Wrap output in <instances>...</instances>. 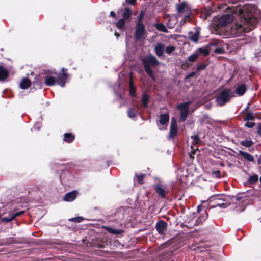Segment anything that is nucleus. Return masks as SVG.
<instances>
[{"label":"nucleus","mask_w":261,"mask_h":261,"mask_svg":"<svg viewBox=\"0 0 261 261\" xmlns=\"http://www.w3.org/2000/svg\"><path fill=\"white\" fill-rule=\"evenodd\" d=\"M234 13L241 16L242 21L250 26L249 29L254 28L261 17V12L257 8L252 5H245L243 8L237 9Z\"/></svg>","instance_id":"f257e3e1"},{"label":"nucleus","mask_w":261,"mask_h":261,"mask_svg":"<svg viewBox=\"0 0 261 261\" xmlns=\"http://www.w3.org/2000/svg\"><path fill=\"white\" fill-rule=\"evenodd\" d=\"M142 63L146 73L152 81H155L153 71L156 70L160 64L159 61L154 56L149 55L142 59Z\"/></svg>","instance_id":"f03ea898"},{"label":"nucleus","mask_w":261,"mask_h":261,"mask_svg":"<svg viewBox=\"0 0 261 261\" xmlns=\"http://www.w3.org/2000/svg\"><path fill=\"white\" fill-rule=\"evenodd\" d=\"M210 202L212 203L213 207L218 206L221 208H225L230 204L229 197L226 196H218L212 198Z\"/></svg>","instance_id":"7ed1b4c3"},{"label":"nucleus","mask_w":261,"mask_h":261,"mask_svg":"<svg viewBox=\"0 0 261 261\" xmlns=\"http://www.w3.org/2000/svg\"><path fill=\"white\" fill-rule=\"evenodd\" d=\"M233 95L231 92L230 90L224 89L222 90L218 95L217 97V102L220 106H222L228 102L231 97Z\"/></svg>","instance_id":"20e7f679"},{"label":"nucleus","mask_w":261,"mask_h":261,"mask_svg":"<svg viewBox=\"0 0 261 261\" xmlns=\"http://www.w3.org/2000/svg\"><path fill=\"white\" fill-rule=\"evenodd\" d=\"M191 103V101H188L184 103H180L178 105V108L180 110V119L181 121H184L186 119L188 116L189 105Z\"/></svg>","instance_id":"39448f33"},{"label":"nucleus","mask_w":261,"mask_h":261,"mask_svg":"<svg viewBox=\"0 0 261 261\" xmlns=\"http://www.w3.org/2000/svg\"><path fill=\"white\" fill-rule=\"evenodd\" d=\"M61 71L62 73L58 74L57 77L56 79V82L58 85H60L62 87H64L68 77V74L67 73V69L62 68Z\"/></svg>","instance_id":"423d86ee"},{"label":"nucleus","mask_w":261,"mask_h":261,"mask_svg":"<svg viewBox=\"0 0 261 261\" xmlns=\"http://www.w3.org/2000/svg\"><path fill=\"white\" fill-rule=\"evenodd\" d=\"M245 32L246 31L244 29V27H243L242 24L237 23L233 24L230 29L231 34L234 36H240Z\"/></svg>","instance_id":"0eeeda50"},{"label":"nucleus","mask_w":261,"mask_h":261,"mask_svg":"<svg viewBox=\"0 0 261 261\" xmlns=\"http://www.w3.org/2000/svg\"><path fill=\"white\" fill-rule=\"evenodd\" d=\"M178 132L177 125L176 119L172 118L171 121L169 134L168 137L169 139L174 138L177 135Z\"/></svg>","instance_id":"6e6552de"},{"label":"nucleus","mask_w":261,"mask_h":261,"mask_svg":"<svg viewBox=\"0 0 261 261\" xmlns=\"http://www.w3.org/2000/svg\"><path fill=\"white\" fill-rule=\"evenodd\" d=\"M145 34L144 24H136L135 32V38L136 40H140Z\"/></svg>","instance_id":"1a4fd4ad"},{"label":"nucleus","mask_w":261,"mask_h":261,"mask_svg":"<svg viewBox=\"0 0 261 261\" xmlns=\"http://www.w3.org/2000/svg\"><path fill=\"white\" fill-rule=\"evenodd\" d=\"M176 9L179 14H189L190 13V8L188 5L183 2L176 5Z\"/></svg>","instance_id":"9d476101"},{"label":"nucleus","mask_w":261,"mask_h":261,"mask_svg":"<svg viewBox=\"0 0 261 261\" xmlns=\"http://www.w3.org/2000/svg\"><path fill=\"white\" fill-rule=\"evenodd\" d=\"M164 22L167 24L169 28H172L176 23L177 20L174 15H166L164 14Z\"/></svg>","instance_id":"9b49d317"},{"label":"nucleus","mask_w":261,"mask_h":261,"mask_svg":"<svg viewBox=\"0 0 261 261\" xmlns=\"http://www.w3.org/2000/svg\"><path fill=\"white\" fill-rule=\"evenodd\" d=\"M233 20V16L231 14H227L222 16L219 19V23L221 25H226L230 22H231Z\"/></svg>","instance_id":"f8f14e48"},{"label":"nucleus","mask_w":261,"mask_h":261,"mask_svg":"<svg viewBox=\"0 0 261 261\" xmlns=\"http://www.w3.org/2000/svg\"><path fill=\"white\" fill-rule=\"evenodd\" d=\"M78 194V192L76 190H73L71 192L66 193L63 199L65 201L71 202L75 199Z\"/></svg>","instance_id":"ddd939ff"},{"label":"nucleus","mask_w":261,"mask_h":261,"mask_svg":"<svg viewBox=\"0 0 261 261\" xmlns=\"http://www.w3.org/2000/svg\"><path fill=\"white\" fill-rule=\"evenodd\" d=\"M24 211H21L19 212H16L12 215H10V217H5L2 219V221L5 222H9L15 219V218L19 217V216L24 213Z\"/></svg>","instance_id":"4468645a"},{"label":"nucleus","mask_w":261,"mask_h":261,"mask_svg":"<svg viewBox=\"0 0 261 261\" xmlns=\"http://www.w3.org/2000/svg\"><path fill=\"white\" fill-rule=\"evenodd\" d=\"M9 76V71L4 66L0 65V81H5Z\"/></svg>","instance_id":"2eb2a0df"},{"label":"nucleus","mask_w":261,"mask_h":261,"mask_svg":"<svg viewBox=\"0 0 261 261\" xmlns=\"http://www.w3.org/2000/svg\"><path fill=\"white\" fill-rule=\"evenodd\" d=\"M122 12L123 19L127 20L130 18L132 15V11L130 8L126 7L123 10H121Z\"/></svg>","instance_id":"dca6fc26"},{"label":"nucleus","mask_w":261,"mask_h":261,"mask_svg":"<svg viewBox=\"0 0 261 261\" xmlns=\"http://www.w3.org/2000/svg\"><path fill=\"white\" fill-rule=\"evenodd\" d=\"M63 137V140L68 143H72L75 138V135L70 133H64Z\"/></svg>","instance_id":"f3484780"},{"label":"nucleus","mask_w":261,"mask_h":261,"mask_svg":"<svg viewBox=\"0 0 261 261\" xmlns=\"http://www.w3.org/2000/svg\"><path fill=\"white\" fill-rule=\"evenodd\" d=\"M56 83V78L53 76H46L44 77V84L47 86H53Z\"/></svg>","instance_id":"a211bd4d"},{"label":"nucleus","mask_w":261,"mask_h":261,"mask_svg":"<svg viewBox=\"0 0 261 261\" xmlns=\"http://www.w3.org/2000/svg\"><path fill=\"white\" fill-rule=\"evenodd\" d=\"M246 91V86L245 84L239 85L236 88L235 92L239 96L243 95Z\"/></svg>","instance_id":"6ab92c4d"},{"label":"nucleus","mask_w":261,"mask_h":261,"mask_svg":"<svg viewBox=\"0 0 261 261\" xmlns=\"http://www.w3.org/2000/svg\"><path fill=\"white\" fill-rule=\"evenodd\" d=\"M31 81L28 78H23L20 84V87L22 89H26L31 86Z\"/></svg>","instance_id":"aec40b11"},{"label":"nucleus","mask_w":261,"mask_h":261,"mask_svg":"<svg viewBox=\"0 0 261 261\" xmlns=\"http://www.w3.org/2000/svg\"><path fill=\"white\" fill-rule=\"evenodd\" d=\"M239 154L249 161L252 162L254 161L253 156L248 153L245 152L242 150H239Z\"/></svg>","instance_id":"412c9836"},{"label":"nucleus","mask_w":261,"mask_h":261,"mask_svg":"<svg viewBox=\"0 0 261 261\" xmlns=\"http://www.w3.org/2000/svg\"><path fill=\"white\" fill-rule=\"evenodd\" d=\"M138 113V110L137 108H131L127 111L128 116L130 118H134Z\"/></svg>","instance_id":"4be33fe9"},{"label":"nucleus","mask_w":261,"mask_h":261,"mask_svg":"<svg viewBox=\"0 0 261 261\" xmlns=\"http://www.w3.org/2000/svg\"><path fill=\"white\" fill-rule=\"evenodd\" d=\"M156 54L160 57L163 55V44H158L155 47Z\"/></svg>","instance_id":"5701e85b"},{"label":"nucleus","mask_w":261,"mask_h":261,"mask_svg":"<svg viewBox=\"0 0 261 261\" xmlns=\"http://www.w3.org/2000/svg\"><path fill=\"white\" fill-rule=\"evenodd\" d=\"M199 32H196L194 34L191 33L189 35V38L194 42L197 43L199 40Z\"/></svg>","instance_id":"b1692460"},{"label":"nucleus","mask_w":261,"mask_h":261,"mask_svg":"<svg viewBox=\"0 0 261 261\" xmlns=\"http://www.w3.org/2000/svg\"><path fill=\"white\" fill-rule=\"evenodd\" d=\"M137 181L140 185L144 184V179L146 177V174L144 173H140V174H135Z\"/></svg>","instance_id":"393cba45"},{"label":"nucleus","mask_w":261,"mask_h":261,"mask_svg":"<svg viewBox=\"0 0 261 261\" xmlns=\"http://www.w3.org/2000/svg\"><path fill=\"white\" fill-rule=\"evenodd\" d=\"M149 96L146 94H144L142 95V98L141 101H142L143 107L145 108H146L148 107V102L149 100Z\"/></svg>","instance_id":"a878e982"},{"label":"nucleus","mask_w":261,"mask_h":261,"mask_svg":"<svg viewBox=\"0 0 261 261\" xmlns=\"http://www.w3.org/2000/svg\"><path fill=\"white\" fill-rule=\"evenodd\" d=\"M156 229L159 233L163 234V220H161L157 223Z\"/></svg>","instance_id":"bb28decb"},{"label":"nucleus","mask_w":261,"mask_h":261,"mask_svg":"<svg viewBox=\"0 0 261 261\" xmlns=\"http://www.w3.org/2000/svg\"><path fill=\"white\" fill-rule=\"evenodd\" d=\"M106 230L111 233L114 234H120L122 233V230L121 229H115L110 227H107Z\"/></svg>","instance_id":"cd10ccee"},{"label":"nucleus","mask_w":261,"mask_h":261,"mask_svg":"<svg viewBox=\"0 0 261 261\" xmlns=\"http://www.w3.org/2000/svg\"><path fill=\"white\" fill-rule=\"evenodd\" d=\"M191 20V16L190 15V13L186 14V15L184 17L183 19L181 20L180 22V24L182 25L185 24L186 23L190 22Z\"/></svg>","instance_id":"c85d7f7f"},{"label":"nucleus","mask_w":261,"mask_h":261,"mask_svg":"<svg viewBox=\"0 0 261 261\" xmlns=\"http://www.w3.org/2000/svg\"><path fill=\"white\" fill-rule=\"evenodd\" d=\"M158 128L160 130L163 129V114H161L159 117V120L157 121Z\"/></svg>","instance_id":"c756f323"},{"label":"nucleus","mask_w":261,"mask_h":261,"mask_svg":"<svg viewBox=\"0 0 261 261\" xmlns=\"http://www.w3.org/2000/svg\"><path fill=\"white\" fill-rule=\"evenodd\" d=\"M125 20H124L123 18L119 19V21L116 24V27L119 29H123L125 26Z\"/></svg>","instance_id":"7c9ffc66"},{"label":"nucleus","mask_w":261,"mask_h":261,"mask_svg":"<svg viewBox=\"0 0 261 261\" xmlns=\"http://www.w3.org/2000/svg\"><path fill=\"white\" fill-rule=\"evenodd\" d=\"M258 179V176L257 175H253L250 176L248 181L250 184H255L256 183Z\"/></svg>","instance_id":"2f4dec72"},{"label":"nucleus","mask_w":261,"mask_h":261,"mask_svg":"<svg viewBox=\"0 0 261 261\" xmlns=\"http://www.w3.org/2000/svg\"><path fill=\"white\" fill-rule=\"evenodd\" d=\"M198 54L197 53H193V54H192L191 55H190L189 58H188V60L190 61V62H194L198 58Z\"/></svg>","instance_id":"473e14b6"},{"label":"nucleus","mask_w":261,"mask_h":261,"mask_svg":"<svg viewBox=\"0 0 261 261\" xmlns=\"http://www.w3.org/2000/svg\"><path fill=\"white\" fill-rule=\"evenodd\" d=\"M17 243V241L15 238L13 237H10L7 238L5 241V244L9 245L12 244H15Z\"/></svg>","instance_id":"72a5a7b5"},{"label":"nucleus","mask_w":261,"mask_h":261,"mask_svg":"<svg viewBox=\"0 0 261 261\" xmlns=\"http://www.w3.org/2000/svg\"><path fill=\"white\" fill-rule=\"evenodd\" d=\"M191 138L193 140V142L192 143L193 146H194L195 144H198L200 142V139L197 135H194L191 136Z\"/></svg>","instance_id":"f704fd0d"},{"label":"nucleus","mask_w":261,"mask_h":261,"mask_svg":"<svg viewBox=\"0 0 261 261\" xmlns=\"http://www.w3.org/2000/svg\"><path fill=\"white\" fill-rule=\"evenodd\" d=\"M144 13L143 11H141L138 16L137 24H144L142 23V20L144 18Z\"/></svg>","instance_id":"c9c22d12"},{"label":"nucleus","mask_w":261,"mask_h":261,"mask_svg":"<svg viewBox=\"0 0 261 261\" xmlns=\"http://www.w3.org/2000/svg\"><path fill=\"white\" fill-rule=\"evenodd\" d=\"M254 119V116L253 113L251 112H248L245 116V120H252Z\"/></svg>","instance_id":"e433bc0d"},{"label":"nucleus","mask_w":261,"mask_h":261,"mask_svg":"<svg viewBox=\"0 0 261 261\" xmlns=\"http://www.w3.org/2000/svg\"><path fill=\"white\" fill-rule=\"evenodd\" d=\"M156 192L161 196V197L163 198V188L157 186L156 188Z\"/></svg>","instance_id":"4c0bfd02"},{"label":"nucleus","mask_w":261,"mask_h":261,"mask_svg":"<svg viewBox=\"0 0 261 261\" xmlns=\"http://www.w3.org/2000/svg\"><path fill=\"white\" fill-rule=\"evenodd\" d=\"M83 218L82 217H76L70 219L69 221L75 222H81L83 220Z\"/></svg>","instance_id":"58836bf2"},{"label":"nucleus","mask_w":261,"mask_h":261,"mask_svg":"<svg viewBox=\"0 0 261 261\" xmlns=\"http://www.w3.org/2000/svg\"><path fill=\"white\" fill-rule=\"evenodd\" d=\"M241 144L244 146L250 147L252 145L253 143L251 141H243Z\"/></svg>","instance_id":"ea45409f"},{"label":"nucleus","mask_w":261,"mask_h":261,"mask_svg":"<svg viewBox=\"0 0 261 261\" xmlns=\"http://www.w3.org/2000/svg\"><path fill=\"white\" fill-rule=\"evenodd\" d=\"M129 93L132 97H135L136 88L135 86L129 87Z\"/></svg>","instance_id":"a19ab883"},{"label":"nucleus","mask_w":261,"mask_h":261,"mask_svg":"<svg viewBox=\"0 0 261 261\" xmlns=\"http://www.w3.org/2000/svg\"><path fill=\"white\" fill-rule=\"evenodd\" d=\"M198 51L200 53H202L204 55L207 56L209 54V51L206 49H203L202 48H199Z\"/></svg>","instance_id":"79ce46f5"},{"label":"nucleus","mask_w":261,"mask_h":261,"mask_svg":"<svg viewBox=\"0 0 261 261\" xmlns=\"http://www.w3.org/2000/svg\"><path fill=\"white\" fill-rule=\"evenodd\" d=\"M175 50V47L173 46H170L166 47V51L168 54H170L172 53Z\"/></svg>","instance_id":"37998d69"},{"label":"nucleus","mask_w":261,"mask_h":261,"mask_svg":"<svg viewBox=\"0 0 261 261\" xmlns=\"http://www.w3.org/2000/svg\"><path fill=\"white\" fill-rule=\"evenodd\" d=\"M191 148L192 149V150L191 151L190 153V156L191 158H194V155L195 154V151L197 149V148H194V146H193V145H191Z\"/></svg>","instance_id":"c03bdc74"},{"label":"nucleus","mask_w":261,"mask_h":261,"mask_svg":"<svg viewBox=\"0 0 261 261\" xmlns=\"http://www.w3.org/2000/svg\"><path fill=\"white\" fill-rule=\"evenodd\" d=\"M125 2L128 4L135 6L136 5L137 0H125Z\"/></svg>","instance_id":"a18cd8bd"},{"label":"nucleus","mask_w":261,"mask_h":261,"mask_svg":"<svg viewBox=\"0 0 261 261\" xmlns=\"http://www.w3.org/2000/svg\"><path fill=\"white\" fill-rule=\"evenodd\" d=\"M206 68V65L203 64L199 65L197 67V70L198 71H200L203 69H204Z\"/></svg>","instance_id":"49530a36"},{"label":"nucleus","mask_w":261,"mask_h":261,"mask_svg":"<svg viewBox=\"0 0 261 261\" xmlns=\"http://www.w3.org/2000/svg\"><path fill=\"white\" fill-rule=\"evenodd\" d=\"M156 28L160 31H163V23H161L156 25Z\"/></svg>","instance_id":"de8ad7c7"},{"label":"nucleus","mask_w":261,"mask_h":261,"mask_svg":"<svg viewBox=\"0 0 261 261\" xmlns=\"http://www.w3.org/2000/svg\"><path fill=\"white\" fill-rule=\"evenodd\" d=\"M213 174L217 177H220V172L218 170L213 171Z\"/></svg>","instance_id":"09e8293b"},{"label":"nucleus","mask_w":261,"mask_h":261,"mask_svg":"<svg viewBox=\"0 0 261 261\" xmlns=\"http://www.w3.org/2000/svg\"><path fill=\"white\" fill-rule=\"evenodd\" d=\"M195 75H196V72H192L191 73H190V74H189L188 75H187L186 79L193 77Z\"/></svg>","instance_id":"8fccbe9b"},{"label":"nucleus","mask_w":261,"mask_h":261,"mask_svg":"<svg viewBox=\"0 0 261 261\" xmlns=\"http://www.w3.org/2000/svg\"><path fill=\"white\" fill-rule=\"evenodd\" d=\"M254 125V123L252 122H247L245 124V126H247L249 128H251L253 127Z\"/></svg>","instance_id":"3c124183"},{"label":"nucleus","mask_w":261,"mask_h":261,"mask_svg":"<svg viewBox=\"0 0 261 261\" xmlns=\"http://www.w3.org/2000/svg\"><path fill=\"white\" fill-rule=\"evenodd\" d=\"M219 41L216 40H213L210 43V46L216 45L218 44Z\"/></svg>","instance_id":"603ef678"},{"label":"nucleus","mask_w":261,"mask_h":261,"mask_svg":"<svg viewBox=\"0 0 261 261\" xmlns=\"http://www.w3.org/2000/svg\"><path fill=\"white\" fill-rule=\"evenodd\" d=\"M224 51V50L222 49V48H216L215 50V52L216 53H218V54H221V53H223Z\"/></svg>","instance_id":"864d4df0"},{"label":"nucleus","mask_w":261,"mask_h":261,"mask_svg":"<svg viewBox=\"0 0 261 261\" xmlns=\"http://www.w3.org/2000/svg\"><path fill=\"white\" fill-rule=\"evenodd\" d=\"M169 116L167 114H164V124L166 123V122H168V121H169Z\"/></svg>","instance_id":"5fc2aeb1"},{"label":"nucleus","mask_w":261,"mask_h":261,"mask_svg":"<svg viewBox=\"0 0 261 261\" xmlns=\"http://www.w3.org/2000/svg\"><path fill=\"white\" fill-rule=\"evenodd\" d=\"M129 87L134 86L133 79L130 76L129 77Z\"/></svg>","instance_id":"6e6d98bb"},{"label":"nucleus","mask_w":261,"mask_h":261,"mask_svg":"<svg viewBox=\"0 0 261 261\" xmlns=\"http://www.w3.org/2000/svg\"><path fill=\"white\" fill-rule=\"evenodd\" d=\"M110 16H111L114 18H116V15L114 11H111L110 12Z\"/></svg>","instance_id":"4d7b16f0"},{"label":"nucleus","mask_w":261,"mask_h":261,"mask_svg":"<svg viewBox=\"0 0 261 261\" xmlns=\"http://www.w3.org/2000/svg\"><path fill=\"white\" fill-rule=\"evenodd\" d=\"M257 132L261 136V124L257 127Z\"/></svg>","instance_id":"13d9d810"},{"label":"nucleus","mask_w":261,"mask_h":261,"mask_svg":"<svg viewBox=\"0 0 261 261\" xmlns=\"http://www.w3.org/2000/svg\"><path fill=\"white\" fill-rule=\"evenodd\" d=\"M115 35L117 36H119V34L118 33L115 32Z\"/></svg>","instance_id":"bf43d9fd"},{"label":"nucleus","mask_w":261,"mask_h":261,"mask_svg":"<svg viewBox=\"0 0 261 261\" xmlns=\"http://www.w3.org/2000/svg\"><path fill=\"white\" fill-rule=\"evenodd\" d=\"M164 32H167V29H166L165 27H164Z\"/></svg>","instance_id":"052dcab7"},{"label":"nucleus","mask_w":261,"mask_h":261,"mask_svg":"<svg viewBox=\"0 0 261 261\" xmlns=\"http://www.w3.org/2000/svg\"><path fill=\"white\" fill-rule=\"evenodd\" d=\"M164 228H165L166 225V223L165 222H164Z\"/></svg>","instance_id":"680f3d73"},{"label":"nucleus","mask_w":261,"mask_h":261,"mask_svg":"<svg viewBox=\"0 0 261 261\" xmlns=\"http://www.w3.org/2000/svg\"><path fill=\"white\" fill-rule=\"evenodd\" d=\"M164 218H166L167 220L168 219V218L166 217L165 216H164Z\"/></svg>","instance_id":"e2e57ef3"},{"label":"nucleus","mask_w":261,"mask_h":261,"mask_svg":"<svg viewBox=\"0 0 261 261\" xmlns=\"http://www.w3.org/2000/svg\"><path fill=\"white\" fill-rule=\"evenodd\" d=\"M99 248H102V247H102V246H99Z\"/></svg>","instance_id":"0e129e2a"},{"label":"nucleus","mask_w":261,"mask_h":261,"mask_svg":"<svg viewBox=\"0 0 261 261\" xmlns=\"http://www.w3.org/2000/svg\"><path fill=\"white\" fill-rule=\"evenodd\" d=\"M260 182H261V177L260 178Z\"/></svg>","instance_id":"69168bd1"}]
</instances>
